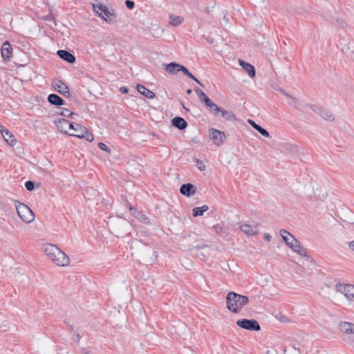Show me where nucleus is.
Returning <instances> with one entry per match:
<instances>
[{
    "mask_svg": "<svg viewBox=\"0 0 354 354\" xmlns=\"http://www.w3.org/2000/svg\"><path fill=\"white\" fill-rule=\"evenodd\" d=\"M352 285L351 284H337L336 286V290L338 292H340L343 294L345 296V294L346 293V290L351 288Z\"/></svg>",
    "mask_w": 354,
    "mask_h": 354,
    "instance_id": "31",
    "label": "nucleus"
},
{
    "mask_svg": "<svg viewBox=\"0 0 354 354\" xmlns=\"http://www.w3.org/2000/svg\"><path fill=\"white\" fill-rule=\"evenodd\" d=\"M171 122L172 124L180 130H183L187 127V122L180 117H175Z\"/></svg>",
    "mask_w": 354,
    "mask_h": 354,
    "instance_id": "24",
    "label": "nucleus"
},
{
    "mask_svg": "<svg viewBox=\"0 0 354 354\" xmlns=\"http://www.w3.org/2000/svg\"><path fill=\"white\" fill-rule=\"evenodd\" d=\"M80 354H91V351L89 348L86 347H81L80 348Z\"/></svg>",
    "mask_w": 354,
    "mask_h": 354,
    "instance_id": "40",
    "label": "nucleus"
},
{
    "mask_svg": "<svg viewBox=\"0 0 354 354\" xmlns=\"http://www.w3.org/2000/svg\"><path fill=\"white\" fill-rule=\"evenodd\" d=\"M68 129H72L74 131V133H68V135H70L71 136H75L77 138H80V136L82 133L86 132V128L85 127H84L83 125L80 124L73 123L71 122L69 124Z\"/></svg>",
    "mask_w": 354,
    "mask_h": 354,
    "instance_id": "13",
    "label": "nucleus"
},
{
    "mask_svg": "<svg viewBox=\"0 0 354 354\" xmlns=\"http://www.w3.org/2000/svg\"><path fill=\"white\" fill-rule=\"evenodd\" d=\"M208 209V206L203 205L202 207H196L192 209L193 216L194 217L202 216L203 212H206Z\"/></svg>",
    "mask_w": 354,
    "mask_h": 354,
    "instance_id": "30",
    "label": "nucleus"
},
{
    "mask_svg": "<svg viewBox=\"0 0 354 354\" xmlns=\"http://www.w3.org/2000/svg\"><path fill=\"white\" fill-rule=\"evenodd\" d=\"M239 62L242 68L245 70V71L248 73L249 77L252 78L255 77L256 72L253 66L248 62H244L242 59H239Z\"/></svg>",
    "mask_w": 354,
    "mask_h": 354,
    "instance_id": "20",
    "label": "nucleus"
},
{
    "mask_svg": "<svg viewBox=\"0 0 354 354\" xmlns=\"http://www.w3.org/2000/svg\"><path fill=\"white\" fill-rule=\"evenodd\" d=\"M346 293L345 294V297L348 299V300H353L354 299V286L352 285V286L351 288H349V289H348L346 290Z\"/></svg>",
    "mask_w": 354,
    "mask_h": 354,
    "instance_id": "34",
    "label": "nucleus"
},
{
    "mask_svg": "<svg viewBox=\"0 0 354 354\" xmlns=\"http://www.w3.org/2000/svg\"><path fill=\"white\" fill-rule=\"evenodd\" d=\"M248 301L249 299L247 296L230 292L226 297V306L231 312L237 313Z\"/></svg>",
    "mask_w": 354,
    "mask_h": 354,
    "instance_id": "2",
    "label": "nucleus"
},
{
    "mask_svg": "<svg viewBox=\"0 0 354 354\" xmlns=\"http://www.w3.org/2000/svg\"><path fill=\"white\" fill-rule=\"evenodd\" d=\"M0 132L2 134L6 142L10 146H15L17 143V140L12 133L8 129H5L3 126L0 128Z\"/></svg>",
    "mask_w": 354,
    "mask_h": 354,
    "instance_id": "14",
    "label": "nucleus"
},
{
    "mask_svg": "<svg viewBox=\"0 0 354 354\" xmlns=\"http://www.w3.org/2000/svg\"><path fill=\"white\" fill-rule=\"evenodd\" d=\"M16 209L19 216L24 222L30 223L35 219L33 212L26 205L19 203V205H16Z\"/></svg>",
    "mask_w": 354,
    "mask_h": 354,
    "instance_id": "3",
    "label": "nucleus"
},
{
    "mask_svg": "<svg viewBox=\"0 0 354 354\" xmlns=\"http://www.w3.org/2000/svg\"><path fill=\"white\" fill-rule=\"evenodd\" d=\"M125 5L130 10L133 9L135 6L134 2L130 0H127L125 1Z\"/></svg>",
    "mask_w": 354,
    "mask_h": 354,
    "instance_id": "41",
    "label": "nucleus"
},
{
    "mask_svg": "<svg viewBox=\"0 0 354 354\" xmlns=\"http://www.w3.org/2000/svg\"><path fill=\"white\" fill-rule=\"evenodd\" d=\"M110 224L117 236H122L124 232L123 230L129 226L127 221L120 218L110 221Z\"/></svg>",
    "mask_w": 354,
    "mask_h": 354,
    "instance_id": "4",
    "label": "nucleus"
},
{
    "mask_svg": "<svg viewBox=\"0 0 354 354\" xmlns=\"http://www.w3.org/2000/svg\"><path fill=\"white\" fill-rule=\"evenodd\" d=\"M120 91L122 93H124V94H127L129 92V89L125 86L120 87Z\"/></svg>",
    "mask_w": 354,
    "mask_h": 354,
    "instance_id": "45",
    "label": "nucleus"
},
{
    "mask_svg": "<svg viewBox=\"0 0 354 354\" xmlns=\"http://www.w3.org/2000/svg\"><path fill=\"white\" fill-rule=\"evenodd\" d=\"M236 324L239 327L248 330L259 331L261 329L259 324L254 319H239L236 322Z\"/></svg>",
    "mask_w": 354,
    "mask_h": 354,
    "instance_id": "6",
    "label": "nucleus"
},
{
    "mask_svg": "<svg viewBox=\"0 0 354 354\" xmlns=\"http://www.w3.org/2000/svg\"><path fill=\"white\" fill-rule=\"evenodd\" d=\"M58 114L66 118H71L74 113L68 109L62 108L61 111L59 112Z\"/></svg>",
    "mask_w": 354,
    "mask_h": 354,
    "instance_id": "35",
    "label": "nucleus"
},
{
    "mask_svg": "<svg viewBox=\"0 0 354 354\" xmlns=\"http://www.w3.org/2000/svg\"><path fill=\"white\" fill-rule=\"evenodd\" d=\"M79 138H84L88 142H92L94 138L93 135L86 129V132L82 133Z\"/></svg>",
    "mask_w": 354,
    "mask_h": 354,
    "instance_id": "33",
    "label": "nucleus"
},
{
    "mask_svg": "<svg viewBox=\"0 0 354 354\" xmlns=\"http://www.w3.org/2000/svg\"><path fill=\"white\" fill-rule=\"evenodd\" d=\"M281 92L286 95V97L288 98V103L289 105L292 106L295 109H299L298 106L300 104L298 99L292 97L288 93L285 92L283 90H281Z\"/></svg>",
    "mask_w": 354,
    "mask_h": 354,
    "instance_id": "27",
    "label": "nucleus"
},
{
    "mask_svg": "<svg viewBox=\"0 0 354 354\" xmlns=\"http://www.w3.org/2000/svg\"><path fill=\"white\" fill-rule=\"evenodd\" d=\"M81 339V336L79 333H76L73 335V339L77 344H80V341Z\"/></svg>",
    "mask_w": 354,
    "mask_h": 354,
    "instance_id": "43",
    "label": "nucleus"
},
{
    "mask_svg": "<svg viewBox=\"0 0 354 354\" xmlns=\"http://www.w3.org/2000/svg\"><path fill=\"white\" fill-rule=\"evenodd\" d=\"M190 79L194 80L196 82H197L198 84H200L201 86H203V85L201 83V82L195 77L190 72L186 75Z\"/></svg>",
    "mask_w": 354,
    "mask_h": 354,
    "instance_id": "42",
    "label": "nucleus"
},
{
    "mask_svg": "<svg viewBox=\"0 0 354 354\" xmlns=\"http://www.w3.org/2000/svg\"><path fill=\"white\" fill-rule=\"evenodd\" d=\"M138 91L149 99H153L155 97V93L151 90L147 88L145 86L141 84L137 85Z\"/></svg>",
    "mask_w": 354,
    "mask_h": 354,
    "instance_id": "22",
    "label": "nucleus"
},
{
    "mask_svg": "<svg viewBox=\"0 0 354 354\" xmlns=\"http://www.w3.org/2000/svg\"><path fill=\"white\" fill-rule=\"evenodd\" d=\"M1 53L4 60H9L12 56V48L8 41L2 44Z\"/></svg>",
    "mask_w": 354,
    "mask_h": 354,
    "instance_id": "15",
    "label": "nucleus"
},
{
    "mask_svg": "<svg viewBox=\"0 0 354 354\" xmlns=\"http://www.w3.org/2000/svg\"><path fill=\"white\" fill-rule=\"evenodd\" d=\"M297 250H293L294 252L298 253L300 256H304V257H306V250L304 249L301 246V244L299 243V248L298 249H296Z\"/></svg>",
    "mask_w": 354,
    "mask_h": 354,
    "instance_id": "36",
    "label": "nucleus"
},
{
    "mask_svg": "<svg viewBox=\"0 0 354 354\" xmlns=\"http://www.w3.org/2000/svg\"><path fill=\"white\" fill-rule=\"evenodd\" d=\"M271 239H272V236L268 233H265L264 234V239L266 241H271Z\"/></svg>",
    "mask_w": 354,
    "mask_h": 354,
    "instance_id": "46",
    "label": "nucleus"
},
{
    "mask_svg": "<svg viewBox=\"0 0 354 354\" xmlns=\"http://www.w3.org/2000/svg\"><path fill=\"white\" fill-rule=\"evenodd\" d=\"M348 247L352 251H354V240L349 243Z\"/></svg>",
    "mask_w": 354,
    "mask_h": 354,
    "instance_id": "47",
    "label": "nucleus"
},
{
    "mask_svg": "<svg viewBox=\"0 0 354 354\" xmlns=\"http://www.w3.org/2000/svg\"><path fill=\"white\" fill-rule=\"evenodd\" d=\"M339 329L349 338H354V324L348 322H341L339 324Z\"/></svg>",
    "mask_w": 354,
    "mask_h": 354,
    "instance_id": "7",
    "label": "nucleus"
},
{
    "mask_svg": "<svg viewBox=\"0 0 354 354\" xmlns=\"http://www.w3.org/2000/svg\"><path fill=\"white\" fill-rule=\"evenodd\" d=\"M0 128H2V125L1 124H0Z\"/></svg>",
    "mask_w": 354,
    "mask_h": 354,
    "instance_id": "50",
    "label": "nucleus"
},
{
    "mask_svg": "<svg viewBox=\"0 0 354 354\" xmlns=\"http://www.w3.org/2000/svg\"><path fill=\"white\" fill-rule=\"evenodd\" d=\"M309 107L324 120L333 121L335 119L334 115L327 109L315 105H309Z\"/></svg>",
    "mask_w": 354,
    "mask_h": 354,
    "instance_id": "8",
    "label": "nucleus"
},
{
    "mask_svg": "<svg viewBox=\"0 0 354 354\" xmlns=\"http://www.w3.org/2000/svg\"><path fill=\"white\" fill-rule=\"evenodd\" d=\"M169 24L173 26H178L180 25L183 21L184 17L181 16H177L174 14H169Z\"/></svg>",
    "mask_w": 354,
    "mask_h": 354,
    "instance_id": "25",
    "label": "nucleus"
},
{
    "mask_svg": "<svg viewBox=\"0 0 354 354\" xmlns=\"http://www.w3.org/2000/svg\"><path fill=\"white\" fill-rule=\"evenodd\" d=\"M183 107L184 109H185L187 111H188V109L185 107V106L184 104H183Z\"/></svg>",
    "mask_w": 354,
    "mask_h": 354,
    "instance_id": "49",
    "label": "nucleus"
},
{
    "mask_svg": "<svg viewBox=\"0 0 354 354\" xmlns=\"http://www.w3.org/2000/svg\"><path fill=\"white\" fill-rule=\"evenodd\" d=\"M280 235L286 245L292 250H297L299 248V241L295 237L288 232L287 230L283 229L280 230Z\"/></svg>",
    "mask_w": 354,
    "mask_h": 354,
    "instance_id": "5",
    "label": "nucleus"
},
{
    "mask_svg": "<svg viewBox=\"0 0 354 354\" xmlns=\"http://www.w3.org/2000/svg\"><path fill=\"white\" fill-rule=\"evenodd\" d=\"M53 86L57 92L64 97L70 96V89L68 86L61 80L55 81Z\"/></svg>",
    "mask_w": 354,
    "mask_h": 354,
    "instance_id": "11",
    "label": "nucleus"
},
{
    "mask_svg": "<svg viewBox=\"0 0 354 354\" xmlns=\"http://www.w3.org/2000/svg\"><path fill=\"white\" fill-rule=\"evenodd\" d=\"M179 71H182L185 75L189 73V71L187 70V68H185V66H183V65H180L179 64Z\"/></svg>",
    "mask_w": 354,
    "mask_h": 354,
    "instance_id": "44",
    "label": "nucleus"
},
{
    "mask_svg": "<svg viewBox=\"0 0 354 354\" xmlns=\"http://www.w3.org/2000/svg\"><path fill=\"white\" fill-rule=\"evenodd\" d=\"M196 165L201 171H204L205 169V164L203 162V161L198 159L196 160Z\"/></svg>",
    "mask_w": 354,
    "mask_h": 354,
    "instance_id": "38",
    "label": "nucleus"
},
{
    "mask_svg": "<svg viewBox=\"0 0 354 354\" xmlns=\"http://www.w3.org/2000/svg\"><path fill=\"white\" fill-rule=\"evenodd\" d=\"M239 228L247 236H256L259 233L257 225H250L245 223L241 225Z\"/></svg>",
    "mask_w": 354,
    "mask_h": 354,
    "instance_id": "12",
    "label": "nucleus"
},
{
    "mask_svg": "<svg viewBox=\"0 0 354 354\" xmlns=\"http://www.w3.org/2000/svg\"><path fill=\"white\" fill-rule=\"evenodd\" d=\"M48 101L51 104L61 106L65 104L64 100L59 95L55 93L50 94L48 97Z\"/></svg>",
    "mask_w": 354,
    "mask_h": 354,
    "instance_id": "23",
    "label": "nucleus"
},
{
    "mask_svg": "<svg viewBox=\"0 0 354 354\" xmlns=\"http://www.w3.org/2000/svg\"><path fill=\"white\" fill-rule=\"evenodd\" d=\"M57 54L60 58L70 64H73L75 62V57L67 50H59Z\"/></svg>",
    "mask_w": 354,
    "mask_h": 354,
    "instance_id": "17",
    "label": "nucleus"
},
{
    "mask_svg": "<svg viewBox=\"0 0 354 354\" xmlns=\"http://www.w3.org/2000/svg\"><path fill=\"white\" fill-rule=\"evenodd\" d=\"M180 192L184 196H190L195 194L196 188L191 183L183 184L180 188Z\"/></svg>",
    "mask_w": 354,
    "mask_h": 354,
    "instance_id": "16",
    "label": "nucleus"
},
{
    "mask_svg": "<svg viewBox=\"0 0 354 354\" xmlns=\"http://www.w3.org/2000/svg\"><path fill=\"white\" fill-rule=\"evenodd\" d=\"M204 104L210 113L214 115H218L221 107L214 104L210 99L207 100Z\"/></svg>",
    "mask_w": 354,
    "mask_h": 354,
    "instance_id": "21",
    "label": "nucleus"
},
{
    "mask_svg": "<svg viewBox=\"0 0 354 354\" xmlns=\"http://www.w3.org/2000/svg\"><path fill=\"white\" fill-rule=\"evenodd\" d=\"M25 187H26L27 190L32 191L35 188V184H34V183L32 181L28 180L25 183Z\"/></svg>",
    "mask_w": 354,
    "mask_h": 354,
    "instance_id": "37",
    "label": "nucleus"
},
{
    "mask_svg": "<svg viewBox=\"0 0 354 354\" xmlns=\"http://www.w3.org/2000/svg\"><path fill=\"white\" fill-rule=\"evenodd\" d=\"M196 94L198 96L199 100L201 102L205 103L207 100H209V98L206 95V94L199 88H194Z\"/></svg>",
    "mask_w": 354,
    "mask_h": 354,
    "instance_id": "32",
    "label": "nucleus"
},
{
    "mask_svg": "<svg viewBox=\"0 0 354 354\" xmlns=\"http://www.w3.org/2000/svg\"><path fill=\"white\" fill-rule=\"evenodd\" d=\"M55 124L60 131L68 134L70 121L66 119H59L55 121Z\"/></svg>",
    "mask_w": 354,
    "mask_h": 354,
    "instance_id": "18",
    "label": "nucleus"
},
{
    "mask_svg": "<svg viewBox=\"0 0 354 354\" xmlns=\"http://www.w3.org/2000/svg\"><path fill=\"white\" fill-rule=\"evenodd\" d=\"M97 145L100 149L105 151L108 152L109 153H111L110 149L107 147V146L104 143L99 142Z\"/></svg>",
    "mask_w": 354,
    "mask_h": 354,
    "instance_id": "39",
    "label": "nucleus"
},
{
    "mask_svg": "<svg viewBox=\"0 0 354 354\" xmlns=\"http://www.w3.org/2000/svg\"><path fill=\"white\" fill-rule=\"evenodd\" d=\"M179 64L171 62L165 66V70L167 73L175 74L179 71Z\"/></svg>",
    "mask_w": 354,
    "mask_h": 354,
    "instance_id": "28",
    "label": "nucleus"
},
{
    "mask_svg": "<svg viewBox=\"0 0 354 354\" xmlns=\"http://www.w3.org/2000/svg\"><path fill=\"white\" fill-rule=\"evenodd\" d=\"M129 209L130 211H132V214L139 221L142 222L144 224L149 223V219L145 214H143L141 212L137 211L131 205H129Z\"/></svg>",
    "mask_w": 354,
    "mask_h": 354,
    "instance_id": "19",
    "label": "nucleus"
},
{
    "mask_svg": "<svg viewBox=\"0 0 354 354\" xmlns=\"http://www.w3.org/2000/svg\"><path fill=\"white\" fill-rule=\"evenodd\" d=\"M94 11L106 21H109L107 17L112 15V13L108 10L107 7L103 4H93Z\"/></svg>",
    "mask_w": 354,
    "mask_h": 354,
    "instance_id": "9",
    "label": "nucleus"
},
{
    "mask_svg": "<svg viewBox=\"0 0 354 354\" xmlns=\"http://www.w3.org/2000/svg\"><path fill=\"white\" fill-rule=\"evenodd\" d=\"M248 122L255 130H257L262 136L266 138L270 136L269 132L266 129L261 127L260 125L257 124L254 121L252 120H248Z\"/></svg>",
    "mask_w": 354,
    "mask_h": 354,
    "instance_id": "26",
    "label": "nucleus"
},
{
    "mask_svg": "<svg viewBox=\"0 0 354 354\" xmlns=\"http://www.w3.org/2000/svg\"><path fill=\"white\" fill-rule=\"evenodd\" d=\"M192 90L191 88L187 89V93L188 95L192 94Z\"/></svg>",
    "mask_w": 354,
    "mask_h": 354,
    "instance_id": "48",
    "label": "nucleus"
},
{
    "mask_svg": "<svg viewBox=\"0 0 354 354\" xmlns=\"http://www.w3.org/2000/svg\"><path fill=\"white\" fill-rule=\"evenodd\" d=\"M210 138L216 145L220 146L223 143L225 135L221 131L212 129L210 131Z\"/></svg>",
    "mask_w": 354,
    "mask_h": 354,
    "instance_id": "10",
    "label": "nucleus"
},
{
    "mask_svg": "<svg viewBox=\"0 0 354 354\" xmlns=\"http://www.w3.org/2000/svg\"><path fill=\"white\" fill-rule=\"evenodd\" d=\"M43 250L49 259L59 266H66L69 264L68 257L59 248L53 244H46Z\"/></svg>",
    "mask_w": 354,
    "mask_h": 354,
    "instance_id": "1",
    "label": "nucleus"
},
{
    "mask_svg": "<svg viewBox=\"0 0 354 354\" xmlns=\"http://www.w3.org/2000/svg\"><path fill=\"white\" fill-rule=\"evenodd\" d=\"M219 113H221L222 117L227 120L232 121L236 119L234 114L232 111H226V110L223 109V108H221V111H219Z\"/></svg>",
    "mask_w": 354,
    "mask_h": 354,
    "instance_id": "29",
    "label": "nucleus"
}]
</instances>
